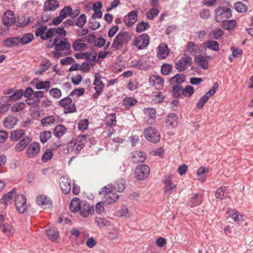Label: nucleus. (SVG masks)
<instances>
[{
  "mask_svg": "<svg viewBox=\"0 0 253 253\" xmlns=\"http://www.w3.org/2000/svg\"><path fill=\"white\" fill-rule=\"evenodd\" d=\"M52 45L55 46V50L52 53L53 57L56 58L70 53V44L65 39L55 38Z\"/></svg>",
  "mask_w": 253,
  "mask_h": 253,
  "instance_id": "nucleus-1",
  "label": "nucleus"
},
{
  "mask_svg": "<svg viewBox=\"0 0 253 253\" xmlns=\"http://www.w3.org/2000/svg\"><path fill=\"white\" fill-rule=\"evenodd\" d=\"M99 194L103 196L102 201L106 205H110L116 202L119 198V195L114 192L112 183L102 187L99 191Z\"/></svg>",
  "mask_w": 253,
  "mask_h": 253,
  "instance_id": "nucleus-2",
  "label": "nucleus"
},
{
  "mask_svg": "<svg viewBox=\"0 0 253 253\" xmlns=\"http://www.w3.org/2000/svg\"><path fill=\"white\" fill-rule=\"evenodd\" d=\"M86 138L87 135H81L70 141L67 144L68 152L78 154L84 147Z\"/></svg>",
  "mask_w": 253,
  "mask_h": 253,
  "instance_id": "nucleus-3",
  "label": "nucleus"
},
{
  "mask_svg": "<svg viewBox=\"0 0 253 253\" xmlns=\"http://www.w3.org/2000/svg\"><path fill=\"white\" fill-rule=\"evenodd\" d=\"M131 39V35L128 32L122 31L115 38L111 47L115 50H119L126 45Z\"/></svg>",
  "mask_w": 253,
  "mask_h": 253,
  "instance_id": "nucleus-4",
  "label": "nucleus"
},
{
  "mask_svg": "<svg viewBox=\"0 0 253 253\" xmlns=\"http://www.w3.org/2000/svg\"><path fill=\"white\" fill-rule=\"evenodd\" d=\"M215 20L218 23L225 22L232 16L231 10L227 7H218L215 10Z\"/></svg>",
  "mask_w": 253,
  "mask_h": 253,
  "instance_id": "nucleus-5",
  "label": "nucleus"
},
{
  "mask_svg": "<svg viewBox=\"0 0 253 253\" xmlns=\"http://www.w3.org/2000/svg\"><path fill=\"white\" fill-rule=\"evenodd\" d=\"M150 38L146 34H141L135 37L132 42V45L138 50L145 48L149 44Z\"/></svg>",
  "mask_w": 253,
  "mask_h": 253,
  "instance_id": "nucleus-6",
  "label": "nucleus"
},
{
  "mask_svg": "<svg viewBox=\"0 0 253 253\" xmlns=\"http://www.w3.org/2000/svg\"><path fill=\"white\" fill-rule=\"evenodd\" d=\"M162 182L164 185L163 188L164 194L170 195L176 191L177 185L172 181L171 176L170 174L165 175Z\"/></svg>",
  "mask_w": 253,
  "mask_h": 253,
  "instance_id": "nucleus-7",
  "label": "nucleus"
},
{
  "mask_svg": "<svg viewBox=\"0 0 253 253\" xmlns=\"http://www.w3.org/2000/svg\"><path fill=\"white\" fill-rule=\"evenodd\" d=\"M143 134L145 137L149 141L157 143L160 140V134L159 131L155 128L149 126L144 129Z\"/></svg>",
  "mask_w": 253,
  "mask_h": 253,
  "instance_id": "nucleus-8",
  "label": "nucleus"
},
{
  "mask_svg": "<svg viewBox=\"0 0 253 253\" xmlns=\"http://www.w3.org/2000/svg\"><path fill=\"white\" fill-rule=\"evenodd\" d=\"M192 60L191 57L184 54L175 63V68L179 72L187 70L192 64Z\"/></svg>",
  "mask_w": 253,
  "mask_h": 253,
  "instance_id": "nucleus-9",
  "label": "nucleus"
},
{
  "mask_svg": "<svg viewBox=\"0 0 253 253\" xmlns=\"http://www.w3.org/2000/svg\"><path fill=\"white\" fill-rule=\"evenodd\" d=\"M102 75L99 73H97L95 74V79L93 82L94 88L95 92L92 95L94 99H97L99 95L102 92L103 89L105 87L104 84L101 80Z\"/></svg>",
  "mask_w": 253,
  "mask_h": 253,
  "instance_id": "nucleus-10",
  "label": "nucleus"
},
{
  "mask_svg": "<svg viewBox=\"0 0 253 253\" xmlns=\"http://www.w3.org/2000/svg\"><path fill=\"white\" fill-rule=\"evenodd\" d=\"M150 173L149 167L145 165L138 166L135 169V177L139 180H142L146 178Z\"/></svg>",
  "mask_w": 253,
  "mask_h": 253,
  "instance_id": "nucleus-11",
  "label": "nucleus"
},
{
  "mask_svg": "<svg viewBox=\"0 0 253 253\" xmlns=\"http://www.w3.org/2000/svg\"><path fill=\"white\" fill-rule=\"evenodd\" d=\"M59 105L64 108L65 114L75 112L76 111L75 105L72 103V100L69 97H66L60 100Z\"/></svg>",
  "mask_w": 253,
  "mask_h": 253,
  "instance_id": "nucleus-12",
  "label": "nucleus"
},
{
  "mask_svg": "<svg viewBox=\"0 0 253 253\" xmlns=\"http://www.w3.org/2000/svg\"><path fill=\"white\" fill-rule=\"evenodd\" d=\"M15 206L17 211L20 213H24L27 209L26 198L22 194L15 196Z\"/></svg>",
  "mask_w": 253,
  "mask_h": 253,
  "instance_id": "nucleus-13",
  "label": "nucleus"
},
{
  "mask_svg": "<svg viewBox=\"0 0 253 253\" xmlns=\"http://www.w3.org/2000/svg\"><path fill=\"white\" fill-rule=\"evenodd\" d=\"M36 203L43 209H50L52 208L51 200L45 195H39L36 198Z\"/></svg>",
  "mask_w": 253,
  "mask_h": 253,
  "instance_id": "nucleus-14",
  "label": "nucleus"
},
{
  "mask_svg": "<svg viewBox=\"0 0 253 253\" xmlns=\"http://www.w3.org/2000/svg\"><path fill=\"white\" fill-rule=\"evenodd\" d=\"M211 59L209 55L200 54L194 59L196 64L201 68L206 70L209 68V61Z\"/></svg>",
  "mask_w": 253,
  "mask_h": 253,
  "instance_id": "nucleus-15",
  "label": "nucleus"
},
{
  "mask_svg": "<svg viewBox=\"0 0 253 253\" xmlns=\"http://www.w3.org/2000/svg\"><path fill=\"white\" fill-rule=\"evenodd\" d=\"M37 37H40L43 40L52 38L51 29H48L45 25H42L35 32Z\"/></svg>",
  "mask_w": 253,
  "mask_h": 253,
  "instance_id": "nucleus-16",
  "label": "nucleus"
},
{
  "mask_svg": "<svg viewBox=\"0 0 253 253\" xmlns=\"http://www.w3.org/2000/svg\"><path fill=\"white\" fill-rule=\"evenodd\" d=\"M79 211L81 216L84 217H87L93 213L94 208L87 202H82Z\"/></svg>",
  "mask_w": 253,
  "mask_h": 253,
  "instance_id": "nucleus-17",
  "label": "nucleus"
},
{
  "mask_svg": "<svg viewBox=\"0 0 253 253\" xmlns=\"http://www.w3.org/2000/svg\"><path fill=\"white\" fill-rule=\"evenodd\" d=\"M40 150V144L38 142H33L28 147L26 154L29 158H34L39 153Z\"/></svg>",
  "mask_w": 253,
  "mask_h": 253,
  "instance_id": "nucleus-18",
  "label": "nucleus"
},
{
  "mask_svg": "<svg viewBox=\"0 0 253 253\" xmlns=\"http://www.w3.org/2000/svg\"><path fill=\"white\" fill-rule=\"evenodd\" d=\"M15 22V17L14 13L11 10L5 11L2 17V23L8 27L11 26Z\"/></svg>",
  "mask_w": 253,
  "mask_h": 253,
  "instance_id": "nucleus-19",
  "label": "nucleus"
},
{
  "mask_svg": "<svg viewBox=\"0 0 253 253\" xmlns=\"http://www.w3.org/2000/svg\"><path fill=\"white\" fill-rule=\"evenodd\" d=\"M71 180L65 176H63L60 179V185L62 191L65 194H68L71 189Z\"/></svg>",
  "mask_w": 253,
  "mask_h": 253,
  "instance_id": "nucleus-20",
  "label": "nucleus"
},
{
  "mask_svg": "<svg viewBox=\"0 0 253 253\" xmlns=\"http://www.w3.org/2000/svg\"><path fill=\"white\" fill-rule=\"evenodd\" d=\"M150 84L154 86L156 89H160L163 86V79L156 75H152L149 79Z\"/></svg>",
  "mask_w": 253,
  "mask_h": 253,
  "instance_id": "nucleus-21",
  "label": "nucleus"
},
{
  "mask_svg": "<svg viewBox=\"0 0 253 253\" xmlns=\"http://www.w3.org/2000/svg\"><path fill=\"white\" fill-rule=\"evenodd\" d=\"M178 117L176 114H169L166 119V126L169 129L173 128L177 125Z\"/></svg>",
  "mask_w": 253,
  "mask_h": 253,
  "instance_id": "nucleus-22",
  "label": "nucleus"
},
{
  "mask_svg": "<svg viewBox=\"0 0 253 253\" xmlns=\"http://www.w3.org/2000/svg\"><path fill=\"white\" fill-rule=\"evenodd\" d=\"M137 13L136 11H132L129 12L124 18V21L125 24L127 26H131L137 20Z\"/></svg>",
  "mask_w": 253,
  "mask_h": 253,
  "instance_id": "nucleus-23",
  "label": "nucleus"
},
{
  "mask_svg": "<svg viewBox=\"0 0 253 253\" xmlns=\"http://www.w3.org/2000/svg\"><path fill=\"white\" fill-rule=\"evenodd\" d=\"M72 46L75 51H83L88 48V45L85 43L82 38L76 40L73 42Z\"/></svg>",
  "mask_w": 253,
  "mask_h": 253,
  "instance_id": "nucleus-24",
  "label": "nucleus"
},
{
  "mask_svg": "<svg viewBox=\"0 0 253 253\" xmlns=\"http://www.w3.org/2000/svg\"><path fill=\"white\" fill-rule=\"evenodd\" d=\"M169 51L167 45L163 43L158 47L157 56L159 59H165L169 54Z\"/></svg>",
  "mask_w": 253,
  "mask_h": 253,
  "instance_id": "nucleus-25",
  "label": "nucleus"
},
{
  "mask_svg": "<svg viewBox=\"0 0 253 253\" xmlns=\"http://www.w3.org/2000/svg\"><path fill=\"white\" fill-rule=\"evenodd\" d=\"M31 140L29 136H25L20 140L15 146V150L16 152H20L24 150Z\"/></svg>",
  "mask_w": 253,
  "mask_h": 253,
  "instance_id": "nucleus-26",
  "label": "nucleus"
},
{
  "mask_svg": "<svg viewBox=\"0 0 253 253\" xmlns=\"http://www.w3.org/2000/svg\"><path fill=\"white\" fill-rule=\"evenodd\" d=\"M17 119L14 116H8L4 119L3 125L7 129L12 128L17 124Z\"/></svg>",
  "mask_w": 253,
  "mask_h": 253,
  "instance_id": "nucleus-27",
  "label": "nucleus"
},
{
  "mask_svg": "<svg viewBox=\"0 0 253 253\" xmlns=\"http://www.w3.org/2000/svg\"><path fill=\"white\" fill-rule=\"evenodd\" d=\"M58 123V120L56 117L53 116H49L44 117L41 120V124L43 127L51 126L53 124Z\"/></svg>",
  "mask_w": 253,
  "mask_h": 253,
  "instance_id": "nucleus-28",
  "label": "nucleus"
},
{
  "mask_svg": "<svg viewBox=\"0 0 253 253\" xmlns=\"http://www.w3.org/2000/svg\"><path fill=\"white\" fill-rule=\"evenodd\" d=\"M228 216L231 217L235 222L243 221V215L235 210L228 209L226 211Z\"/></svg>",
  "mask_w": 253,
  "mask_h": 253,
  "instance_id": "nucleus-29",
  "label": "nucleus"
},
{
  "mask_svg": "<svg viewBox=\"0 0 253 253\" xmlns=\"http://www.w3.org/2000/svg\"><path fill=\"white\" fill-rule=\"evenodd\" d=\"M46 235L48 239L52 242L57 241L59 239V233L57 230L54 227H50L46 230Z\"/></svg>",
  "mask_w": 253,
  "mask_h": 253,
  "instance_id": "nucleus-30",
  "label": "nucleus"
},
{
  "mask_svg": "<svg viewBox=\"0 0 253 253\" xmlns=\"http://www.w3.org/2000/svg\"><path fill=\"white\" fill-rule=\"evenodd\" d=\"M131 159L133 163H142L145 160L146 155L144 153H142L141 151H136L132 153Z\"/></svg>",
  "mask_w": 253,
  "mask_h": 253,
  "instance_id": "nucleus-31",
  "label": "nucleus"
},
{
  "mask_svg": "<svg viewBox=\"0 0 253 253\" xmlns=\"http://www.w3.org/2000/svg\"><path fill=\"white\" fill-rule=\"evenodd\" d=\"M16 195V190L13 188L11 191L4 195L0 200V203L5 206L8 205V203L12 199L14 196Z\"/></svg>",
  "mask_w": 253,
  "mask_h": 253,
  "instance_id": "nucleus-32",
  "label": "nucleus"
},
{
  "mask_svg": "<svg viewBox=\"0 0 253 253\" xmlns=\"http://www.w3.org/2000/svg\"><path fill=\"white\" fill-rule=\"evenodd\" d=\"M58 6V2L54 0H48L45 1L43 6L45 11L55 10Z\"/></svg>",
  "mask_w": 253,
  "mask_h": 253,
  "instance_id": "nucleus-33",
  "label": "nucleus"
},
{
  "mask_svg": "<svg viewBox=\"0 0 253 253\" xmlns=\"http://www.w3.org/2000/svg\"><path fill=\"white\" fill-rule=\"evenodd\" d=\"M79 12L77 11L76 14L72 13V9L69 6H65L63 8L60 12V15L63 17L64 19L66 18L68 16H70L72 18H75L79 14Z\"/></svg>",
  "mask_w": 253,
  "mask_h": 253,
  "instance_id": "nucleus-34",
  "label": "nucleus"
},
{
  "mask_svg": "<svg viewBox=\"0 0 253 253\" xmlns=\"http://www.w3.org/2000/svg\"><path fill=\"white\" fill-rule=\"evenodd\" d=\"M33 84L37 89H47L49 88L50 82L49 81H41L39 82V80L35 79L34 80Z\"/></svg>",
  "mask_w": 253,
  "mask_h": 253,
  "instance_id": "nucleus-35",
  "label": "nucleus"
},
{
  "mask_svg": "<svg viewBox=\"0 0 253 253\" xmlns=\"http://www.w3.org/2000/svg\"><path fill=\"white\" fill-rule=\"evenodd\" d=\"M205 46L207 48L214 51L219 50V44L215 41L208 40L204 43Z\"/></svg>",
  "mask_w": 253,
  "mask_h": 253,
  "instance_id": "nucleus-36",
  "label": "nucleus"
},
{
  "mask_svg": "<svg viewBox=\"0 0 253 253\" xmlns=\"http://www.w3.org/2000/svg\"><path fill=\"white\" fill-rule=\"evenodd\" d=\"M228 187L222 186L217 189L215 192L216 198L223 199L228 196Z\"/></svg>",
  "mask_w": 253,
  "mask_h": 253,
  "instance_id": "nucleus-37",
  "label": "nucleus"
},
{
  "mask_svg": "<svg viewBox=\"0 0 253 253\" xmlns=\"http://www.w3.org/2000/svg\"><path fill=\"white\" fill-rule=\"evenodd\" d=\"M25 135V131L23 129L13 130L10 133V139L12 141H16L21 138Z\"/></svg>",
  "mask_w": 253,
  "mask_h": 253,
  "instance_id": "nucleus-38",
  "label": "nucleus"
},
{
  "mask_svg": "<svg viewBox=\"0 0 253 253\" xmlns=\"http://www.w3.org/2000/svg\"><path fill=\"white\" fill-rule=\"evenodd\" d=\"M66 132V128L63 125L56 126L53 130L54 135L57 138H61Z\"/></svg>",
  "mask_w": 253,
  "mask_h": 253,
  "instance_id": "nucleus-39",
  "label": "nucleus"
},
{
  "mask_svg": "<svg viewBox=\"0 0 253 253\" xmlns=\"http://www.w3.org/2000/svg\"><path fill=\"white\" fill-rule=\"evenodd\" d=\"M185 79V76L184 75L178 74L172 77L170 79L169 82L173 85L175 84L180 85L184 82Z\"/></svg>",
  "mask_w": 253,
  "mask_h": 253,
  "instance_id": "nucleus-40",
  "label": "nucleus"
},
{
  "mask_svg": "<svg viewBox=\"0 0 253 253\" xmlns=\"http://www.w3.org/2000/svg\"><path fill=\"white\" fill-rule=\"evenodd\" d=\"M20 43V38L15 37L8 38L4 40L3 44L7 46H13L17 45Z\"/></svg>",
  "mask_w": 253,
  "mask_h": 253,
  "instance_id": "nucleus-41",
  "label": "nucleus"
},
{
  "mask_svg": "<svg viewBox=\"0 0 253 253\" xmlns=\"http://www.w3.org/2000/svg\"><path fill=\"white\" fill-rule=\"evenodd\" d=\"M81 204V202L78 198L76 197L74 198L71 201L70 204V210L74 212L78 211L80 208Z\"/></svg>",
  "mask_w": 253,
  "mask_h": 253,
  "instance_id": "nucleus-42",
  "label": "nucleus"
},
{
  "mask_svg": "<svg viewBox=\"0 0 253 253\" xmlns=\"http://www.w3.org/2000/svg\"><path fill=\"white\" fill-rule=\"evenodd\" d=\"M52 37L56 38L64 37L66 36V33L64 28L58 27L57 28H51Z\"/></svg>",
  "mask_w": 253,
  "mask_h": 253,
  "instance_id": "nucleus-43",
  "label": "nucleus"
},
{
  "mask_svg": "<svg viewBox=\"0 0 253 253\" xmlns=\"http://www.w3.org/2000/svg\"><path fill=\"white\" fill-rule=\"evenodd\" d=\"M125 188V181L124 179L117 181L114 184H113V190L118 192H123Z\"/></svg>",
  "mask_w": 253,
  "mask_h": 253,
  "instance_id": "nucleus-44",
  "label": "nucleus"
},
{
  "mask_svg": "<svg viewBox=\"0 0 253 253\" xmlns=\"http://www.w3.org/2000/svg\"><path fill=\"white\" fill-rule=\"evenodd\" d=\"M222 28L226 30H231L233 29L237 26V22L235 20H232L229 21H225L223 22Z\"/></svg>",
  "mask_w": 253,
  "mask_h": 253,
  "instance_id": "nucleus-45",
  "label": "nucleus"
},
{
  "mask_svg": "<svg viewBox=\"0 0 253 253\" xmlns=\"http://www.w3.org/2000/svg\"><path fill=\"white\" fill-rule=\"evenodd\" d=\"M2 227H1L0 228L5 235L8 236H13L14 229L11 225L4 224H2Z\"/></svg>",
  "mask_w": 253,
  "mask_h": 253,
  "instance_id": "nucleus-46",
  "label": "nucleus"
},
{
  "mask_svg": "<svg viewBox=\"0 0 253 253\" xmlns=\"http://www.w3.org/2000/svg\"><path fill=\"white\" fill-rule=\"evenodd\" d=\"M187 51L192 55L196 54L199 50V46L193 42H188L186 44Z\"/></svg>",
  "mask_w": 253,
  "mask_h": 253,
  "instance_id": "nucleus-47",
  "label": "nucleus"
},
{
  "mask_svg": "<svg viewBox=\"0 0 253 253\" xmlns=\"http://www.w3.org/2000/svg\"><path fill=\"white\" fill-rule=\"evenodd\" d=\"M202 203V199H198V194L197 193L194 194L190 198V200L188 203L190 207H193L196 206H198Z\"/></svg>",
  "mask_w": 253,
  "mask_h": 253,
  "instance_id": "nucleus-48",
  "label": "nucleus"
},
{
  "mask_svg": "<svg viewBox=\"0 0 253 253\" xmlns=\"http://www.w3.org/2000/svg\"><path fill=\"white\" fill-rule=\"evenodd\" d=\"M117 216L119 217L124 216L125 217H129L130 214L128 212V209L126 206L123 205L121 209L116 212Z\"/></svg>",
  "mask_w": 253,
  "mask_h": 253,
  "instance_id": "nucleus-49",
  "label": "nucleus"
},
{
  "mask_svg": "<svg viewBox=\"0 0 253 253\" xmlns=\"http://www.w3.org/2000/svg\"><path fill=\"white\" fill-rule=\"evenodd\" d=\"M209 172L208 169L201 167L197 170V175L199 176V179L203 182L206 180V175L205 174Z\"/></svg>",
  "mask_w": 253,
  "mask_h": 253,
  "instance_id": "nucleus-50",
  "label": "nucleus"
},
{
  "mask_svg": "<svg viewBox=\"0 0 253 253\" xmlns=\"http://www.w3.org/2000/svg\"><path fill=\"white\" fill-rule=\"evenodd\" d=\"M23 95V91L21 89H19L16 90L15 91H13L12 94H11L9 97V99H8L9 101H16L17 100L19 99Z\"/></svg>",
  "mask_w": 253,
  "mask_h": 253,
  "instance_id": "nucleus-51",
  "label": "nucleus"
},
{
  "mask_svg": "<svg viewBox=\"0 0 253 253\" xmlns=\"http://www.w3.org/2000/svg\"><path fill=\"white\" fill-rule=\"evenodd\" d=\"M51 65V63L49 60L46 61V62L44 63H42L40 69L38 70H36L35 71V74H41L43 72L46 71Z\"/></svg>",
  "mask_w": 253,
  "mask_h": 253,
  "instance_id": "nucleus-52",
  "label": "nucleus"
},
{
  "mask_svg": "<svg viewBox=\"0 0 253 253\" xmlns=\"http://www.w3.org/2000/svg\"><path fill=\"white\" fill-rule=\"evenodd\" d=\"M53 156V154L52 152V150L49 149H47L44 151L42 158V161L43 162H46L50 160L52 158Z\"/></svg>",
  "mask_w": 253,
  "mask_h": 253,
  "instance_id": "nucleus-53",
  "label": "nucleus"
},
{
  "mask_svg": "<svg viewBox=\"0 0 253 253\" xmlns=\"http://www.w3.org/2000/svg\"><path fill=\"white\" fill-rule=\"evenodd\" d=\"M137 101L132 97H126L123 100V104L127 108H129L136 104Z\"/></svg>",
  "mask_w": 253,
  "mask_h": 253,
  "instance_id": "nucleus-54",
  "label": "nucleus"
},
{
  "mask_svg": "<svg viewBox=\"0 0 253 253\" xmlns=\"http://www.w3.org/2000/svg\"><path fill=\"white\" fill-rule=\"evenodd\" d=\"M234 8L239 12H245L247 10V6L242 2L238 1L234 4Z\"/></svg>",
  "mask_w": 253,
  "mask_h": 253,
  "instance_id": "nucleus-55",
  "label": "nucleus"
},
{
  "mask_svg": "<svg viewBox=\"0 0 253 253\" xmlns=\"http://www.w3.org/2000/svg\"><path fill=\"white\" fill-rule=\"evenodd\" d=\"M51 136V132L49 131H44L42 132L40 135V140L43 143H45L50 138Z\"/></svg>",
  "mask_w": 253,
  "mask_h": 253,
  "instance_id": "nucleus-56",
  "label": "nucleus"
},
{
  "mask_svg": "<svg viewBox=\"0 0 253 253\" xmlns=\"http://www.w3.org/2000/svg\"><path fill=\"white\" fill-rule=\"evenodd\" d=\"M34 36L33 34L30 33L27 34L23 36L22 38H20V42L23 44H26L32 42Z\"/></svg>",
  "mask_w": 253,
  "mask_h": 253,
  "instance_id": "nucleus-57",
  "label": "nucleus"
},
{
  "mask_svg": "<svg viewBox=\"0 0 253 253\" xmlns=\"http://www.w3.org/2000/svg\"><path fill=\"white\" fill-rule=\"evenodd\" d=\"M150 27L149 25L147 22H141L137 24L136 31L137 33H141L144 31L146 30Z\"/></svg>",
  "mask_w": 253,
  "mask_h": 253,
  "instance_id": "nucleus-58",
  "label": "nucleus"
},
{
  "mask_svg": "<svg viewBox=\"0 0 253 253\" xmlns=\"http://www.w3.org/2000/svg\"><path fill=\"white\" fill-rule=\"evenodd\" d=\"M182 95L185 97H189L192 96L194 92V89L191 85L186 86L184 89H182Z\"/></svg>",
  "mask_w": 253,
  "mask_h": 253,
  "instance_id": "nucleus-59",
  "label": "nucleus"
},
{
  "mask_svg": "<svg viewBox=\"0 0 253 253\" xmlns=\"http://www.w3.org/2000/svg\"><path fill=\"white\" fill-rule=\"evenodd\" d=\"M182 89L183 88L180 85H173L172 87V91L174 96L175 97H178L180 95H182Z\"/></svg>",
  "mask_w": 253,
  "mask_h": 253,
  "instance_id": "nucleus-60",
  "label": "nucleus"
},
{
  "mask_svg": "<svg viewBox=\"0 0 253 253\" xmlns=\"http://www.w3.org/2000/svg\"><path fill=\"white\" fill-rule=\"evenodd\" d=\"M145 114L151 119L154 120L156 118V111L154 108H146L145 110Z\"/></svg>",
  "mask_w": 253,
  "mask_h": 253,
  "instance_id": "nucleus-61",
  "label": "nucleus"
},
{
  "mask_svg": "<svg viewBox=\"0 0 253 253\" xmlns=\"http://www.w3.org/2000/svg\"><path fill=\"white\" fill-rule=\"evenodd\" d=\"M49 94L55 99H59L61 96V91L57 88H52L49 90Z\"/></svg>",
  "mask_w": 253,
  "mask_h": 253,
  "instance_id": "nucleus-62",
  "label": "nucleus"
},
{
  "mask_svg": "<svg viewBox=\"0 0 253 253\" xmlns=\"http://www.w3.org/2000/svg\"><path fill=\"white\" fill-rule=\"evenodd\" d=\"M88 25V27L92 30H97L100 26V23L92 18L89 20Z\"/></svg>",
  "mask_w": 253,
  "mask_h": 253,
  "instance_id": "nucleus-63",
  "label": "nucleus"
},
{
  "mask_svg": "<svg viewBox=\"0 0 253 253\" xmlns=\"http://www.w3.org/2000/svg\"><path fill=\"white\" fill-rule=\"evenodd\" d=\"M159 13V11L157 8H152L146 13L147 18L149 20H152L155 17L158 15Z\"/></svg>",
  "mask_w": 253,
  "mask_h": 253,
  "instance_id": "nucleus-64",
  "label": "nucleus"
}]
</instances>
